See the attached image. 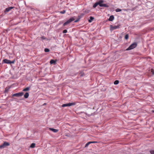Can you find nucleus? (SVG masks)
<instances>
[{
	"mask_svg": "<svg viewBox=\"0 0 154 154\" xmlns=\"http://www.w3.org/2000/svg\"><path fill=\"white\" fill-rule=\"evenodd\" d=\"M49 129L54 132H57L58 131V130L57 129H55L53 128H50Z\"/></svg>",
	"mask_w": 154,
	"mask_h": 154,
	"instance_id": "obj_9",
	"label": "nucleus"
},
{
	"mask_svg": "<svg viewBox=\"0 0 154 154\" xmlns=\"http://www.w3.org/2000/svg\"><path fill=\"white\" fill-rule=\"evenodd\" d=\"M5 147L4 146H3V144H2L1 145H0V148L2 149L4 148Z\"/></svg>",
	"mask_w": 154,
	"mask_h": 154,
	"instance_id": "obj_23",
	"label": "nucleus"
},
{
	"mask_svg": "<svg viewBox=\"0 0 154 154\" xmlns=\"http://www.w3.org/2000/svg\"><path fill=\"white\" fill-rule=\"evenodd\" d=\"M137 45V43H134L131 44L127 49H126V51H128L134 49L135 48Z\"/></svg>",
	"mask_w": 154,
	"mask_h": 154,
	"instance_id": "obj_2",
	"label": "nucleus"
},
{
	"mask_svg": "<svg viewBox=\"0 0 154 154\" xmlns=\"http://www.w3.org/2000/svg\"><path fill=\"white\" fill-rule=\"evenodd\" d=\"M1 119V118H0V119Z\"/></svg>",
	"mask_w": 154,
	"mask_h": 154,
	"instance_id": "obj_31",
	"label": "nucleus"
},
{
	"mask_svg": "<svg viewBox=\"0 0 154 154\" xmlns=\"http://www.w3.org/2000/svg\"><path fill=\"white\" fill-rule=\"evenodd\" d=\"M153 112L154 113V111H153Z\"/></svg>",
	"mask_w": 154,
	"mask_h": 154,
	"instance_id": "obj_30",
	"label": "nucleus"
},
{
	"mask_svg": "<svg viewBox=\"0 0 154 154\" xmlns=\"http://www.w3.org/2000/svg\"><path fill=\"white\" fill-rule=\"evenodd\" d=\"M94 19V17H93L92 16H90V17L89 19L88 20V22L89 23L91 22Z\"/></svg>",
	"mask_w": 154,
	"mask_h": 154,
	"instance_id": "obj_13",
	"label": "nucleus"
},
{
	"mask_svg": "<svg viewBox=\"0 0 154 154\" xmlns=\"http://www.w3.org/2000/svg\"><path fill=\"white\" fill-rule=\"evenodd\" d=\"M91 143H97V142L96 141H91Z\"/></svg>",
	"mask_w": 154,
	"mask_h": 154,
	"instance_id": "obj_29",
	"label": "nucleus"
},
{
	"mask_svg": "<svg viewBox=\"0 0 154 154\" xmlns=\"http://www.w3.org/2000/svg\"><path fill=\"white\" fill-rule=\"evenodd\" d=\"M119 83V81L117 80L115 81L114 82V84L115 85H117V84H118Z\"/></svg>",
	"mask_w": 154,
	"mask_h": 154,
	"instance_id": "obj_18",
	"label": "nucleus"
},
{
	"mask_svg": "<svg viewBox=\"0 0 154 154\" xmlns=\"http://www.w3.org/2000/svg\"><path fill=\"white\" fill-rule=\"evenodd\" d=\"M29 88L28 87H26V88L23 89V91H29Z\"/></svg>",
	"mask_w": 154,
	"mask_h": 154,
	"instance_id": "obj_14",
	"label": "nucleus"
},
{
	"mask_svg": "<svg viewBox=\"0 0 154 154\" xmlns=\"http://www.w3.org/2000/svg\"><path fill=\"white\" fill-rule=\"evenodd\" d=\"M121 11H122V10L119 8H117V9H116V12H120Z\"/></svg>",
	"mask_w": 154,
	"mask_h": 154,
	"instance_id": "obj_20",
	"label": "nucleus"
},
{
	"mask_svg": "<svg viewBox=\"0 0 154 154\" xmlns=\"http://www.w3.org/2000/svg\"><path fill=\"white\" fill-rule=\"evenodd\" d=\"M79 19H77L76 20H75L74 21V22L75 23V22H78V21H79Z\"/></svg>",
	"mask_w": 154,
	"mask_h": 154,
	"instance_id": "obj_28",
	"label": "nucleus"
},
{
	"mask_svg": "<svg viewBox=\"0 0 154 154\" xmlns=\"http://www.w3.org/2000/svg\"><path fill=\"white\" fill-rule=\"evenodd\" d=\"M149 152L151 154H154V150L151 149L150 150Z\"/></svg>",
	"mask_w": 154,
	"mask_h": 154,
	"instance_id": "obj_19",
	"label": "nucleus"
},
{
	"mask_svg": "<svg viewBox=\"0 0 154 154\" xmlns=\"http://www.w3.org/2000/svg\"><path fill=\"white\" fill-rule=\"evenodd\" d=\"M75 105V103H68L63 104L62 106V107H64L66 106H71L74 105Z\"/></svg>",
	"mask_w": 154,
	"mask_h": 154,
	"instance_id": "obj_4",
	"label": "nucleus"
},
{
	"mask_svg": "<svg viewBox=\"0 0 154 154\" xmlns=\"http://www.w3.org/2000/svg\"><path fill=\"white\" fill-rule=\"evenodd\" d=\"M65 11L64 10H63L62 11L60 12V13L61 14H63L65 13Z\"/></svg>",
	"mask_w": 154,
	"mask_h": 154,
	"instance_id": "obj_27",
	"label": "nucleus"
},
{
	"mask_svg": "<svg viewBox=\"0 0 154 154\" xmlns=\"http://www.w3.org/2000/svg\"><path fill=\"white\" fill-rule=\"evenodd\" d=\"M29 96V94L28 92H26L24 95V97L26 99L28 98Z\"/></svg>",
	"mask_w": 154,
	"mask_h": 154,
	"instance_id": "obj_12",
	"label": "nucleus"
},
{
	"mask_svg": "<svg viewBox=\"0 0 154 154\" xmlns=\"http://www.w3.org/2000/svg\"><path fill=\"white\" fill-rule=\"evenodd\" d=\"M14 8V7H9L8 8H7L5 9V11H4L5 12H7L10 11L11 9H12Z\"/></svg>",
	"mask_w": 154,
	"mask_h": 154,
	"instance_id": "obj_7",
	"label": "nucleus"
},
{
	"mask_svg": "<svg viewBox=\"0 0 154 154\" xmlns=\"http://www.w3.org/2000/svg\"><path fill=\"white\" fill-rule=\"evenodd\" d=\"M3 61L4 62V63H5L10 64V60L6 59L3 60Z\"/></svg>",
	"mask_w": 154,
	"mask_h": 154,
	"instance_id": "obj_8",
	"label": "nucleus"
},
{
	"mask_svg": "<svg viewBox=\"0 0 154 154\" xmlns=\"http://www.w3.org/2000/svg\"><path fill=\"white\" fill-rule=\"evenodd\" d=\"M8 89L7 88H5V92H8Z\"/></svg>",
	"mask_w": 154,
	"mask_h": 154,
	"instance_id": "obj_26",
	"label": "nucleus"
},
{
	"mask_svg": "<svg viewBox=\"0 0 154 154\" xmlns=\"http://www.w3.org/2000/svg\"><path fill=\"white\" fill-rule=\"evenodd\" d=\"M3 146H4V147L5 146H8L10 145V143L6 142H5L3 143Z\"/></svg>",
	"mask_w": 154,
	"mask_h": 154,
	"instance_id": "obj_11",
	"label": "nucleus"
},
{
	"mask_svg": "<svg viewBox=\"0 0 154 154\" xmlns=\"http://www.w3.org/2000/svg\"><path fill=\"white\" fill-rule=\"evenodd\" d=\"M35 143H32L30 146V147L32 148H33L35 147Z\"/></svg>",
	"mask_w": 154,
	"mask_h": 154,
	"instance_id": "obj_15",
	"label": "nucleus"
},
{
	"mask_svg": "<svg viewBox=\"0 0 154 154\" xmlns=\"http://www.w3.org/2000/svg\"><path fill=\"white\" fill-rule=\"evenodd\" d=\"M91 143V142H88L87 143H86V144L85 145V147H87L88 145L90 144Z\"/></svg>",
	"mask_w": 154,
	"mask_h": 154,
	"instance_id": "obj_17",
	"label": "nucleus"
},
{
	"mask_svg": "<svg viewBox=\"0 0 154 154\" xmlns=\"http://www.w3.org/2000/svg\"><path fill=\"white\" fill-rule=\"evenodd\" d=\"M14 62H15V60H13L12 61H10V64L14 63Z\"/></svg>",
	"mask_w": 154,
	"mask_h": 154,
	"instance_id": "obj_25",
	"label": "nucleus"
},
{
	"mask_svg": "<svg viewBox=\"0 0 154 154\" xmlns=\"http://www.w3.org/2000/svg\"><path fill=\"white\" fill-rule=\"evenodd\" d=\"M74 20L73 18H70L63 24V26H64L68 23L71 22Z\"/></svg>",
	"mask_w": 154,
	"mask_h": 154,
	"instance_id": "obj_5",
	"label": "nucleus"
},
{
	"mask_svg": "<svg viewBox=\"0 0 154 154\" xmlns=\"http://www.w3.org/2000/svg\"><path fill=\"white\" fill-rule=\"evenodd\" d=\"M125 39H127L128 38V34H126L125 37Z\"/></svg>",
	"mask_w": 154,
	"mask_h": 154,
	"instance_id": "obj_22",
	"label": "nucleus"
},
{
	"mask_svg": "<svg viewBox=\"0 0 154 154\" xmlns=\"http://www.w3.org/2000/svg\"><path fill=\"white\" fill-rule=\"evenodd\" d=\"M24 94V93L23 92H19L18 93H15L12 95V97H19L22 96Z\"/></svg>",
	"mask_w": 154,
	"mask_h": 154,
	"instance_id": "obj_3",
	"label": "nucleus"
},
{
	"mask_svg": "<svg viewBox=\"0 0 154 154\" xmlns=\"http://www.w3.org/2000/svg\"><path fill=\"white\" fill-rule=\"evenodd\" d=\"M114 17L113 15L110 16L108 19V20L112 21L114 19Z\"/></svg>",
	"mask_w": 154,
	"mask_h": 154,
	"instance_id": "obj_10",
	"label": "nucleus"
},
{
	"mask_svg": "<svg viewBox=\"0 0 154 154\" xmlns=\"http://www.w3.org/2000/svg\"><path fill=\"white\" fill-rule=\"evenodd\" d=\"M120 25H115L113 26H111V28L112 29L114 30L119 28H120Z\"/></svg>",
	"mask_w": 154,
	"mask_h": 154,
	"instance_id": "obj_6",
	"label": "nucleus"
},
{
	"mask_svg": "<svg viewBox=\"0 0 154 154\" xmlns=\"http://www.w3.org/2000/svg\"><path fill=\"white\" fill-rule=\"evenodd\" d=\"M49 50L48 48H46L45 49V52H48L49 51Z\"/></svg>",
	"mask_w": 154,
	"mask_h": 154,
	"instance_id": "obj_21",
	"label": "nucleus"
},
{
	"mask_svg": "<svg viewBox=\"0 0 154 154\" xmlns=\"http://www.w3.org/2000/svg\"><path fill=\"white\" fill-rule=\"evenodd\" d=\"M67 32V30L66 29H64V30H63V33H66Z\"/></svg>",
	"mask_w": 154,
	"mask_h": 154,
	"instance_id": "obj_24",
	"label": "nucleus"
},
{
	"mask_svg": "<svg viewBox=\"0 0 154 154\" xmlns=\"http://www.w3.org/2000/svg\"><path fill=\"white\" fill-rule=\"evenodd\" d=\"M55 63V61L53 60H51L50 61V63L51 64L54 63Z\"/></svg>",
	"mask_w": 154,
	"mask_h": 154,
	"instance_id": "obj_16",
	"label": "nucleus"
},
{
	"mask_svg": "<svg viewBox=\"0 0 154 154\" xmlns=\"http://www.w3.org/2000/svg\"><path fill=\"white\" fill-rule=\"evenodd\" d=\"M103 2V0H100L99 2H96L94 5L93 7L95 8L97 5H99L100 7H108L109 6L106 4H102Z\"/></svg>",
	"mask_w": 154,
	"mask_h": 154,
	"instance_id": "obj_1",
	"label": "nucleus"
}]
</instances>
